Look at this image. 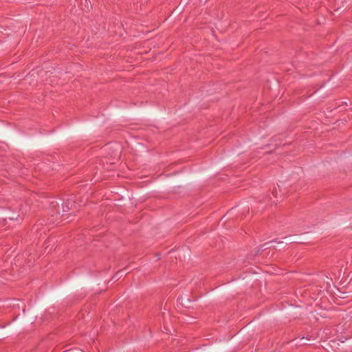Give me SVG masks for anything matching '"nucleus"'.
Returning <instances> with one entry per match:
<instances>
[{
  "instance_id": "1",
  "label": "nucleus",
  "mask_w": 352,
  "mask_h": 352,
  "mask_svg": "<svg viewBox=\"0 0 352 352\" xmlns=\"http://www.w3.org/2000/svg\"><path fill=\"white\" fill-rule=\"evenodd\" d=\"M75 206L74 201L68 199L63 204V212H67L71 209H74Z\"/></svg>"
},
{
  "instance_id": "2",
  "label": "nucleus",
  "mask_w": 352,
  "mask_h": 352,
  "mask_svg": "<svg viewBox=\"0 0 352 352\" xmlns=\"http://www.w3.org/2000/svg\"><path fill=\"white\" fill-rule=\"evenodd\" d=\"M77 352H83V351L81 350H77Z\"/></svg>"
},
{
  "instance_id": "3",
  "label": "nucleus",
  "mask_w": 352,
  "mask_h": 352,
  "mask_svg": "<svg viewBox=\"0 0 352 352\" xmlns=\"http://www.w3.org/2000/svg\"><path fill=\"white\" fill-rule=\"evenodd\" d=\"M77 352H83V351L81 350H77Z\"/></svg>"
}]
</instances>
